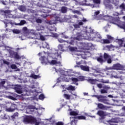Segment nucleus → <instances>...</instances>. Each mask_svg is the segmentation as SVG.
<instances>
[{
	"mask_svg": "<svg viewBox=\"0 0 125 125\" xmlns=\"http://www.w3.org/2000/svg\"><path fill=\"white\" fill-rule=\"evenodd\" d=\"M97 114L100 117H104L105 116V112L102 110H99Z\"/></svg>",
	"mask_w": 125,
	"mask_h": 125,
	"instance_id": "nucleus-17",
	"label": "nucleus"
},
{
	"mask_svg": "<svg viewBox=\"0 0 125 125\" xmlns=\"http://www.w3.org/2000/svg\"><path fill=\"white\" fill-rule=\"evenodd\" d=\"M106 37L107 40H109V41H113L114 40V38L109 35H106Z\"/></svg>",
	"mask_w": 125,
	"mask_h": 125,
	"instance_id": "nucleus-38",
	"label": "nucleus"
},
{
	"mask_svg": "<svg viewBox=\"0 0 125 125\" xmlns=\"http://www.w3.org/2000/svg\"><path fill=\"white\" fill-rule=\"evenodd\" d=\"M17 117H18V112H16L13 115L11 116V118L13 119H15Z\"/></svg>",
	"mask_w": 125,
	"mask_h": 125,
	"instance_id": "nucleus-35",
	"label": "nucleus"
},
{
	"mask_svg": "<svg viewBox=\"0 0 125 125\" xmlns=\"http://www.w3.org/2000/svg\"><path fill=\"white\" fill-rule=\"evenodd\" d=\"M107 90L105 89H101V93L104 94V93H107Z\"/></svg>",
	"mask_w": 125,
	"mask_h": 125,
	"instance_id": "nucleus-50",
	"label": "nucleus"
},
{
	"mask_svg": "<svg viewBox=\"0 0 125 125\" xmlns=\"http://www.w3.org/2000/svg\"><path fill=\"white\" fill-rule=\"evenodd\" d=\"M40 59L42 64L44 65H47L48 63H49V61H48V59L45 56H41Z\"/></svg>",
	"mask_w": 125,
	"mask_h": 125,
	"instance_id": "nucleus-6",
	"label": "nucleus"
},
{
	"mask_svg": "<svg viewBox=\"0 0 125 125\" xmlns=\"http://www.w3.org/2000/svg\"><path fill=\"white\" fill-rule=\"evenodd\" d=\"M3 13V15L4 16L6 17V18H9V16H10L11 13L10 12V10H6L5 11H2Z\"/></svg>",
	"mask_w": 125,
	"mask_h": 125,
	"instance_id": "nucleus-8",
	"label": "nucleus"
},
{
	"mask_svg": "<svg viewBox=\"0 0 125 125\" xmlns=\"http://www.w3.org/2000/svg\"><path fill=\"white\" fill-rule=\"evenodd\" d=\"M21 87V86L20 85H16L15 87V89L17 93H19V94H21L22 93V90L20 88Z\"/></svg>",
	"mask_w": 125,
	"mask_h": 125,
	"instance_id": "nucleus-12",
	"label": "nucleus"
},
{
	"mask_svg": "<svg viewBox=\"0 0 125 125\" xmlns=\"http://www.w3.org/2000/svg\"><path fill=\"white\" fill-rule=\"evenodd\" d=\"M12 32L13 33V34H20V33H21V31L19 30V29H14L12 30Z\"/></svg>",
	"mask_w": 125,
	"mask_h": 125,
	"instance_id": "nucleus-27",
	"label": "nucleus"
},
{
	"mask_svg": "<svg viewBox=\"0 0 125 125\" xmlns=\"http://www.w3.org/2000/svg\"><path fill=\"white\" fill-rule=\"evenodd\" d=\"M70 116H78L79 113L75 111H72L70 112Z\"/></svg>",
	"mask_w": 125,
	"mask_h": 125,
	"instance_id": "nucleus-25",
	"label": "nucleus"
},
{
	"mask_svg": "<svg viewBox=\"0 0 125 125\" xmlns=\"http://www.w3.org/2000/svg\"><path fill=\"white\" fill-rule=\"evenodd\" d=\"M112 68L114 70H123V69H124V66L120 63H116L113 65Z\"/></svg>",
	"mask_w": 125,
	"mask_h": 125,
	"instance_id": "nucleus-7",
	"label": "nucleus"
},
{
	"mask_svg": "<svg viewBox=\"0 0 125 125\" xmlns=\"http://www.w3.org/2000/svg\"><path fill=\"white\" fill-rule=\"evenodd\" d=\"M77 65H75V68H81V66H82V62H76Z\"/></svg>",
	"mask_w": 125,
	"mask_h": 125,
	"instance_id": "nucleus-24",
	"label": "nucleus"
},
{
	"mask_svg": "<svg viewBox=\"0 0 125 125\" xmlns=\"http://www.w3.org/2000/svg\"><path fill=\"white\" fill-rule=\"evenodd\" d=\"M68 90H72V91H74V90H76V88H75V86L73 85H70L67 87Z\"/></svg>",
	"mask_w": 125,
	"mask_h": 125,
	"instance_id": "nucleus-28",
	"label": "nucleus"
},
{
	"mask_svg": "<svg viewBox=\"0 0 125 125\" xmlns=\"http://www.w3.org/2000/svg\"><path fill=\"white\" fill-rule=\"evenodd\" d=\"M110 2H111V1L109 0L108 3L105 4V6L106 8H109V9H113L114 7H113V5L110 3Z\"/></svg>",
	"mask_w": 125,
	"mask_h": 125,
	"instance_id": "nucleus-13",
	"label": "nucleus"
},
{
	"mask_svg": "<svg viewBox=\"0 0 125 125\" xmlns=\"http://www.w3.org/2000/svg\"><path fill=\"white\" fill-rule=\"evenodd\" d=\"M107 62L108 64H111V63H112V59H107Z\"/></svg>",
	"mask_w": 125,
	"mask_h": 125,
	"instance_id": "nucleus-51",
	"label": "nucleus"
},
{
	"mask_svg": "<svg viewBox=\"0 0 125 125\" xmlns=\"http://www.w3.org/2000/svg\"><path fill=\"white\" fill-rule=\"evenodd\" d=\"M18 10L20 11H26V6L20 5L18 7Z\"/></svg>",
	"mask_w": 125,
	"mask_h": 125,
	"instance_id": "nucleus-16",
	"label": "nucleus"
},
{
	"mask_svg": "<svg viewBox=\"0 0 125 125\" xmlns=\"http://www.w3.org/2000/svg\"><path fill=\"white\" fill-rule=\"evenodd\" d=\"M120 8H121V9H122V10H124V11H125V3H123L122 4H121L120 6H119Z\"/></svg>",
	"mask_w": 125,
	"mask_h": 125,
	"instance_id": "nucleus-30",
	"label": "nucleus"
},
{
	"mask_svg": "<svg viewBox=\"0 0 125 125\" xmlns=\"http://www.w3.org/2000/svg\"><path fill=\"white\" fill-rule=\"evenodd\" d=\"M94 3H96V4H100V2H101V0H93Z\"/></svg>",
	"mask_w": 125,
	"mask_h": 125,
	"instance_id": "nucleus-37",
	"label": "nucleus"
},
{
	"mask_svg": "<svg viewBox=\"0 0 125 125\" xmlns=\"http://www.w3.org/2000/svg\"><path fill=\"white\" fill-rule=\"evenodd\" d=\"M98 108L100 109V110H107V106L101 103L98 104Z\"/></svg>",
	"mask_w": 125,
	"mask_h": 125,
	"instance_id": "nucleus-9",
	"label": "nucleus"
},
{
	"mask_svg": "<svg viewBox=\"0 0 125 125\" xmlns=\"http://www.w3.org/2000/svg\"><path fill=\"white\" fill-rule=\"evenodd\" d=\"M83 22H86V19H83V20H82Z\"/></svg>",
	"mask_w": 125,
	"mask_h": 125,
	"instance_id": "nucleus-64",
	"label": "nucleus"
},
{
	"mask_svg": "<svg viewBox=\"0 0 125 125\" xmlns=\"http://www.w3.org/2000/svg\"><path fill=\"white\" fill-rule=\"evenodd\" d=\"M62 13H66L67 12V8L65 6H62L61 8Z\"/></svg>",
	"mask_w": 125,
	"mask_h": 125,
	"instance_id": "nucleus-22",
	"label": "nucleus"
},
{
	"mask_svg": "<svg viewBox=\"0 0 125 125\" xmlns=\"http://www.w3.org/2000/svg\"><path fill=\"white\" fill-rule=\"evenodd\" d=\"M78 24L80 26H83V21H80L79 23H78Z\"/></svg>",
	"mask_w": 125,
	"mask_h": 125,
	"instance_id": "nucleus-60",
	"label": "nucleus"
},
{
	"mask_svg": "<svg viewBox=\"0 0 125 125\" xmlns=\"http://www.w3.org/2000/svg\"><path fill=\"white\" fill-rule=\"evenodd\" d=\"M73 119H78V120H85L86 118L84 116L81 115L77 117H73Z\"/></svg>",
	"mask_w": 125,
	"mask_h": 125,
	"instance_id": "nucleus-18",
	"label": "nucleus"
},
{
	"mask_svg": "<svg viewBox=\"0 0 125 125\" xmlns=\"http://www.w3.org/2000/svg\"><path fill=\"white\" fill-rule=\"evenodd\" d=\"M59 49H60L62 51H64V49H63V45L62 44L59 45Z\"/></svg>",
	"mask_w": 125,
	"mask_h": 125,
	"instance_id": "nucleus-44",
	"label": "nucleus"
},
{
	"mask_svg": "<svg viewBox=\"0 0 125 125\" xmlns=\"http://www.w3.org/2000/svg\"><path fill=\"white\" fill-rule=\"evenodd\" d=\"M109 58H110V56L108 54H107L106 53H104V58L105 61L107 60Z\"/></svg>",
	"mask_w": 125,
	"mask_h": 125,
	"instance_id": "nucleus-29",
	"label": "nucleus"
},
{
	"mask_svg": "<svg viewBox=\"0 0 125 125\" xmlns=\"http://www.w3.org/2000/svg\"><path fill=\"white\" fill-rule=\"evenodd\" d=\"M49 63L51 65H55V64H57V61L55 60H52Z\"/></svg>",
	"mask_w": 125,
	"mask_h": 125,
	"instance_id": "nucleus-32",
	"label": "nucleus"
},
{
	"mask_svg": "<svg viewBox=\"0 0 125 125\" xmlns=\"http://www.w3.org/2000/svg\"><path fill=\"white\" fill-rule=\"evenodd\" d=\"M26 22L25 20H21L20 22L19 23H15V25L16 26H23V25H25L26 24Z\"/></svg>",
	"mask_w": 125,
	"mask_h": 125,
	"instance_id": "nucleus-14",
	"label": "nucleus"
},
{
	"mask_svg": "<svg viewBox=\"0 0 125 125\" xmlns=\"http://www.w3.org/2000/svg\"><path fill=\"white\" fill-rule=\"evenodd\" d=\"M103 42L104 44L111 43V42L108 39H103Z\"/></svg>",
	"mask_w": 125,
	"mask_h": 125,
	"instance_id": "nucleus-23",
	"label": "nucleus"
},
{
	"mask_svg": "<svg viewBox=\"0 0 125 125\" xmlns=\"http://www.w3.org/2000/svg\"><path fill=\"white\" fill-rule=\"evenodd\" d=\"M63 97H64L65 99H67V100H70L71 98V95L67 94H63Z\"/></svg>",
	"mask_w": 125,
	"mask_h": 125,
	"instance_id": "nucleus-26",
	"label": "nucleus"
},
{
	"mask_svg": "<svg viewBox=\"0 0 125 125\" xmlns=\"http://www.w3.org/2000/svg\"><path fill=\"white\" fill-rule=\"evenodd\" d=\"M95 38L96 39H99V40H101L102 39V37H101V35L98 33H96L95 36Z\"/></svg>",
	"mask_w": 125,
	"mask_h": 125,
	"instance_id": "nucleus-33",
	"label": "nucleus"
},
{
	"mask_svg": "<svg viewBox=\"0 0 125 125\" xmlns=\"http://www.w3.org/2000/svg\"><path fill=\"white\" fill-rule=\"evenodd\" d=\"M35 121L34 122H33L32 124H35V125H40V122H38L37 120V119L35 118Z\"/></svg>",
	"mask_w": 125,
	"mask_h": 125,
	"instance_id": "nucleus-47",
	"label": "nucleus"
},
{
	"mask_svg": "<svg viewBox=\"0 0 125 125\" xmlns=\"http://www.w3.org/2000/svg\"><path fill=\"white\" fill-rule=\"evenodd\" d=\"M52 37H54V38H56L58 37L57 34H56V33H52Z\"/></svg>",
	"mask_w": 125,
	"mask_h": 125,
	"instance_id": "nucleus-57",
	"label": "nucleus"
},
{
	"mask_svg": "<svg viewBox=\"0 0 125 125\" xmlns=\"http://www.w3.org/2000/svg\"><path fill=\"white\" fill-rule=\"evenodd\" d=\"M82 71H85V72H89V66H84L81 65V68Z\"/></svg>",
	"mask_w": 125,
	"mask_h": 125,
	"instance_id": "nucleus-10",
	"label": "nucleus"
},
{
	"mask_svg": "<svg viewBox=\"0 0 125 125\" xmlns=\"http://www.w3.org/2000/svg\"><path fill=\"white\" fill-rule=\"evenodd\" d=\"M10 56L11 58H14L15 59H17V60H19V59H21V57L19 56L18 53L16 52H11L10 54Z\"/></svg>",
	"mask_w": 125,
	"mask_h": 125,
	"instance_id": "nucleus-4",
	"label": "nucleus"
},
{
	"mask_svg": "<svg viewBox=\"0 0 125 125\" xmlns=\"http://www.w3.org/2000/svg\"><path fill=\"white\" fill-rule=\"evenodd\" d=\"M35 121V118L32 116H26L23 119V123L25 124H33Z\"/></svg>",
	"mask_w": 125,
	"mask_h": 125,
	"instance_id": "nucleus-2",
	"label": "nucleus"
},
{
	"mask_svg": "<svg viewBox=\"0 0 125 125\" xmlns=\"http://www.w3.org/2000/svg\"><path fill=\"white\" fill-rule=\"evenodd\" d=\"M58 42H59L61 43H62L63 42H67V43H68V42L67 41H66L65 40H63L62 39H58Z\"/></svg>",
	"mask_w": 125,
	"mask_h": 125,
	"instance_id": "nucleus-39",
	"label": "nucleus"
},
{
	"mask_svg": "<svg viewBox=\"0 0 125 125\" xmlns=\"http://www.w3.org/2000/svg\"><path fill=\"white\" fill-rule=\"evenodd\" d=\"M100 13V11H98L95 12V15L97 16V15H99Z\"/></svg>",
	"mask_w": 125,
	"mask_h": 125,
	"instance_id": "nucleus-59",
	"label": "nucleus"
},
{
	"mask_svg": "<svg viewBox=\"0 0 125 125\" xmlns=\"http://www.w3.org/2000/svg\"><path fill=\"white\" fill-rule=\"evenodd\" d=\"M73 18H78V16H77V15H75L73 16Z\"/></svg>",
	"mask_w": 125,
	"mask_h": 125,
	"instance_id": "nucleus-63",
	"label": "nucleus"
},
{
	"mask_svg": "<svg viewBox=\"0 0 125 125\" xmlns=\"http://www.w3.org/2000/svg\"><path fill=\"white\" fill-rule=\"evenodd\" d=\"M87 33L85 32L83 34L82 33H78L77 37H75V40L77 41H82L84 40V39H87Z\"/></svg>",
	"mask_w": 125,
	"mask_h": 125,
	"instance_id": "nucleus-3",
	"label": "nucleus"
},
{
	"mask_svg": "<svg viewBox=\"0 0 125 125\" xmlns=\"http://www.w3.org/2000/svg\"><path fill=\"white\" fill-rule=\"evenodd\" d=\"M110 123H115L116 124H117L118 123V121H117V120L113 119H111L110 120Z\"/></svg>",
	"mask_w": 125,
	"mask_h": 125,
	"instance_id": "nucleus-49",
	"label": "nucleus"
},
{
	"mask_svg": "<svg viewBox=\"0 0 125 125\" xmlns=\"http://www.w3.org/2000/svg\"><path fill=\"white\" fill-rule=\"evenodd\" d=\"M55 125H64L63 122L59 121L56 123Z\"/></svg>",
	"mask_w": 125,
	"mask_h": 125,
	"instance_id": "nucleus-43",
	"label": "nucleus"
},
{
	"mask_svg": "<svg viewBox=\"0 0 125 125\" xmlns=\"http://www.w3.org/2000/svg\"><path fill=\"white\" fill-rule=\"evenodd\" d=\"M49 30L51 32H56L57 29L54 25H51L50 27Z\"/></svg>",
	"mask_w": 125,
	"mask_h": 125,
	"instance_id": "nucleus-21",
	"label": "nucleus"
},
{
	"mask_svg": "<svg viewBox=\"0 0 125 125\" xmlns=\"http://www.w3.org/2000/svg\"><path fill=\"white\" fill-rule=\"evenodd\" d=\"M97 60L98 62H99V63H104L105 62V61L103 59V55H100L99 57H97Z\"/></svg>",
	"mask_w": 125,
	"mask_h": 125,
	"instance_id": "nucleus-11",
	"label": "nucleus"
},
{
	"mask_svg": "<svg viewBox=\"0 0 125 125\" xmlns=\"http://www.w3.org/2000/svg\"><path fill=\"white\" fill-rule=\"evenodd\" d=\"M3 64H6V65H9V62L3 60Z\"/></svg>",
	"mask_w": 125,
	"mask_h": 125,
	"instance_id": "nucleus-52",
	"label": "nucleus"
},
{
	"mask_svg": "<svg viewBox=\"0 0 125 125\" xmlns=\"http://www.w3.org/2000/svg\"><path fill=\"white\" fill-rule=\"evenodd\" d=\"M74 124L76 123V120L74 119L70 122V125H73V124Z\"/></svg>",
	"mask_w": 125,
	"mask_h": 125,
	"instance_id": "nucleus-58",
	"label": "nucleus"
},
{
	"mask_svg": "<svg viewBox=\"0 0 125 125\" xmlns=\"http://www.w3.org/2000/svg\"><path fill=\"white\" fill-rule=\"evenodd\" d=\"M73 13L74 14H79V15H81V14H82V13L79 11V10H74L73 11Z\"/></svg>",
	"mask_w": 125,
	"mask_h": 125,
	"instance_id": "nucleus-42",
	"label": "nucleus"
},
{
	"mask_svg": "<svg viewBox=\"0 0 125 125\" xmlns=\"http://www.w3.org/2000/svg\"><path fill=\"white\" fill-rule=\"evenodd\" d=\"M39 99L40 100H43V99H44V95L42 94H41L40 96H39Z\"/></svg>",
	"mask_w": 125,
	"mask_h": 125,
	"instance_id": "nucleus-40",
	"label": "nucleus"
},
{
	"mask_svg": "<svg viewBox=\"0 0 125 125\" xmlns=\"http://www.w3.org/2000/svg\"><path fill=\"white\" fill-rule=\"evenodd\" d=\"M30 78H32V79H34V80H37V79L41 78V76H39V75H36V74L32 73L30 76Z\"/></svg>",
	"mask_w": 125,
	"mask_h": 125,
	"instance_id": "nucleus-15",
	"label": "nucleus"
},
{
	"mask_svg": "<svg viewBox=\"0 0 125 125\" xmlns=\"http://www.w3.org/2000/svg\"><path fill=\"white\" fill-rule=\"evenodd\" d=\"M8 98H9V99H11V100H14V101L16 100V98L12 96H9L8 97Z\"/></svg>",
	"mask_w": 125,
	"mask_h": 125,
	"instance_id": "nucleus-45",
	"label": "nucleus"
},
{
	"mask_svg": "<svg viewBox=\"0 0 125 125\" xmlns=\"http://www.w3.org/2000/svg\"><path fill=\"white\" fill-rule=\"evenodd\" d=\"M6 111H7L8 112H13V111H14V109H12L10 107V108H7Z\"/></svg>",
	"mask_w": 125,
	"mask_h": 125,
	"instance_id": "nucleus-48",
	"label": "nucleus"
},
{
	"mask_svg": "<svg viewBox=\"0 0 125 125\" xmlns=\"http://www.w3.org/2000/svg\"><path fill=\"white\" fill-rule=\"evenodd\" d=\"M28 30V28H27V27H24L22 28V31H24V32H26V31Z\"/></svg>",
	"mask_w": 125,
	"mask_h": 125,
	"instance_id": "nucleus-61",
	"label": "nucleus"
},
{
	"mask_svg": "<svg viewBox=\"0 0 125 125\" xmlns=\"http://www.w3.org/2000/svg\"><path fill=\"white\" fill-rule=\"evenodd\" d=\"M97 86L99 87V88H102L103 85L101 83L97 84Z\"/></svg>",
	"mask_w": 125,
	"mask_h": 125,
	"instance_id": "nucleus-54",
	"label": "nucleus"
},
{
	"mask_svg": "<svg viewBox=\"0 0 125 125\" xmlns=\"http://www.w3.org/2000/svg\"><path fill=\"white\" fill-rule=\"evenodd\" d=\"M69 49L70 51H75V50H76V48L74 47H69Z\"/></svg>",
	"mask_w": 125,
	"mask_h": 125,
	"instance_id": "nucleus-46",
	"label": "nucleus"
},
{
	"mask_svg": "<svg viewBox=\"0 0 125 125\" xmlns=\"http://www.w3.org/2000/svg\"><path fill=\"white\" fill-rule=\"evenodd\" d=\"M78 82H83L84 81V77L83 76H79L78 77Z\"/></svg>",
	"mask_w": 125,
	"mask_h": 125,
	"instance_id": "nucleus-31",
	"label": "nucleus"
},
{
	"mask_svg": "<svg viewBox=\"0 0 125 125\" xmlns=\"http://www.w3.org/2000/svg\"><path fill=\"white\" fill-rule=\"evenodd\" d=\"M73 26L74 27L75 29H79V28H81V26L77 23H75L73 24Z\"/></svg>",
	"mask_w": 125,
	"mask_h": 125,
	"instance_id": "nucleus-41",
	"label": "nucleus"
},
{
	"mask_svg": "<svg viewBox=\"0 0 125 125\" xmlns=\"http://www.w3.org/2000/svg\"><path fill=\"white\" fill-rule=\"evenodd\" d=\"M11 68L12 70H16L17 69V66L16 64H13L11 65Z\"/></svg>",
	"mask_w": 125,
	"mask_h": 125,
	"instance_id": "nucleus-36",
	"label": "nucleus"
},
{
	"mask_svg": "<svg viewBox=\"0 0 125 125\" xmlns=\"http://www.w3.org/2000/svg\"><path fill=\"white\" fill-rule=\"evenodd\" d=\"M36 22H37V23H42V21L41 19H38L36 20Z\"/></svg>",
	"mask_w": 125,
	"mask_h": 125,
	"instance_id": "nucleus-56",
	"label": "nucleus"
},
{
	"mask_svg": "<svg viewBox=\"0 0 125 125\" xmlns=\"http://www.w3.org/2000/svg\"><path fill=\"white\" fill-rule=\"evenodd\" d=\"M118 44L120 47H122V46H124V41L122 39H118Z\"/></svg>",
	"mask_w": 125,
	"mask_h": 125,
	"instance_id": "nucleus-19",
	"label": "nucleus"
},
{
	"mask_svg": "<svg viewBox=\"0 0 125 125\" xmlns=\"http://www.w3.org/2000/svg\"><path fill=\"white\" fill-rule=\"evenodd\" d=\"M88 82L92 84H96V79H88Z\"/></svg>",
	"mask_w": 125,
	"mask_h": 125,
	"instance_id": "nucleus-20",
	"label": "nucleus"
},
{
	"mask_svg": "<svg viewBox=\"0 0 125 125\" xmlns=\"http://www.w3.org/2000/svg\"><path fill=\"white\" fill-rule=\"evenodd\" d=\"M93 97L97 98L99 102H101L102 103H104V104H109V103H108V100L106 99V96H103L102 95H94Z\"/></svg>",
	"mask_w": 125,
	"mask_h": 125,
	"instance_id": "nucleus-1",
	"label": "nucleus"
},
{
	"mask_svg": "<svg viewBox=\"0 0 125 125\" xmlns=\"http://www.w3.org/2000/svg\"><path fill=\"white\" fill-rule=\"evenodd\" d=\"M40 40L41 41H45V38L42 35L40 36Z\"/></svg>",
	"mask_w": 125,
	"mask_h": 125,
	"instance_id": "nucleus-53",
	"label": "nucleus"
},
{
	"mask_svg": "<svg viewBox=\"0 0 125 125\" xmlns=\"http://www.w3.org/2000/svg\"><path fill=\"white\" fill-rule=\"evenodd\" d=\"M4 84H5V81H1L0 83V85H4Z\"/></svg>",
	"mask_w": 125,
	"mask_h": 125,
	"instance_id": "nucleus-55",
	"label": "nucleus"
},
{
	"mask_svg": "<svg viewBox=\"0 0 125 125\" xmlns=\"http://www.w3.org/2000/svg\"><path fill=\"white\" fill-rule=\"evenodd\" d=\"M1 3H2V4H3L4 5H6V3H5V2L4 0H2L1 1Z\"/></svg>",
	"mask_w": 125,
	"mask_h": 125,
	"instance_id": "nucleus-62",
	"label": "nucleus"
},
{
	"mask_svg": "<svg viewBox=\"0 0 125 125\" xmlns=\"http://www.w3.org/2000/svg\"><path fill=\"white\" fill-rule=\"evenodd\" d=\"M71 80L73 83H78V82H79V79L76 78H72Z\"/></svg>",
	"mask_w": 125,
	"mask_h": 125,
	"instance_id": "nucleus-34",
	"label": "nucleus"
},
{
	"mask_svg": "<svg viewBox=\"0 0 125 125\" xmlns=\"http://www.w3.org/2000/svg\"><path fill=\"white\" fill-rule=\"evenodd\" d=\"M53 17L54 18V19L49 21V23L51 24V25H52V24H57L58 21H61V19L59 16L54 15Z\"/></svg>",
	"mask_w": 125,
	"mask_h": 125,
	"instance_id": "nucleus-5",
	"label": "nucleus"
}]
</instances>
